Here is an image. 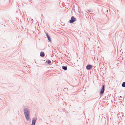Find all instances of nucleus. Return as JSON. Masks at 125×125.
<instances>
[{"mask_svg":"<svg viewBox=\"0 0 125 125\" xmlns=\"http://www.w3.org/2000/svg\"><path fill=\"white\" fill-rule=\"evenodd\" d=\"M104 85H103L102 86V87L100 90V94H103L104 92Z\"/></svg>","mask_w":125,"mask_h":125,"instance_id":"3","label":"nucleus"},{"mask_svg":"<svg viewBox=\"0 0 125 125\" xmlns=\"http://www.w3.org/2000/svg\"><path fill=\"white\" fill-rule=\"evenodd\" d=\"M62 68L65 70H66L67 69V68L65 66H63L62 67Z\"/></svg>","mask_w":125,"mask_h":125,"instance_id":"9","label":"nucleus"},{"mask_svg":"<svg viewBox=\"0 0 125 125\" xmlns=\"http://www.w3.org/2000/svg\"><path fill=\"white\" fill-rule=\"evenodd\" d=\"M47 63H48V64L50 63H51V61L50 60L48 61H47Z\"/></svg>","mask_w":125,"mask_h":125,"instance_id":"10","label":"nucleus"},{"mask_svg":"<svg viewBox=\"0 0 125 125\" xmlns=\"http://www.w3.org/2000/svg\"><path fill=\"white\" fill-rule=\"evenodd\" d=\"M75 21V18L73 16H72L71 18V20L69 21V22L70 23H73Z\"/></svg>","mask_w":125,"mask_h":125,"instance_id":"2","label":"nucleus"},{"mask_svg":"<svg viewBox=\"0 0 125 125\" xmlns=\"http://www.w3.org/2000/svg\"><path fill=\"white\" fill-rule=\"evenodd\" d=\"M24 114L25 117L27 120H29V112L27 108H25L24 110Z\"/></svg>","mask_w":125,"mask_h":125,"instance_id":"1","label":"nucleus"},{"mask_svg":"<svg viewBox=\"0 0 125 125\" xmlns=\"http://www.w3.org/2000/svg\"><path fill=\"white\" fill-rule=\"evenodd\" d=\"M46 34L47 36L48 40L50 42H51V40L50 37L48 35L47 33Z\"/></svg>","mask_w":125,"mask_h":125,"instance_id":"6","label":"nucleus"},{"mask_svg":"<svg viewBox=\"0 0 125 125\" xmlns=\"http://www.w3.org/2000/svg\"><path fill=\"white\" fill-rule=\"evenodd\" d=\"M40 56L42 57H43L44 56V54L43 52H41L40 53Z\"/></svg>","mask_w":125,"mask_h":125,"instance_id":"7","label":"nucleus"},{"mask_svg":"<svg viewBox=\"0 0 125 125\" xmlns=\"http://www.w3.org/2000/svg\"><path fill=\"white\" fill-rule=\"evenodd\" d=\"M33 119L32 121V124L31 125H34L36 120V118H34Z\"/></svg>","mask_w":125,"mask_h":125,"instance_id":"5","label":"nucleus"},{"mask_svg":"<svg viewBox=\"0 0 125 125\" xmlns=\"http://www.w3.org/2000/svg\"><path fill=\"white\" fill-rule=\"evenodd\" d=\"M122 85L123 87H125V82H124L123 83Z\"/></svg>","mask_w":125,"mask_h":125,"instance_id":"8","label":"nucleus"},{"mask_svg":"<svg viewBox=\"0 0 125 125\" xmlns=\"http://www.w3.org/2000/svg\"><path fill=\"white\" fill-rule=\"evenodd\" d=\"M92 67V66L90 65H88L86 67V69L88 70L90 69Z\"/></svg>","mask_w":125,"mask_h":125,"instance_id":"4","label":"nucleus"}]
</instances>
